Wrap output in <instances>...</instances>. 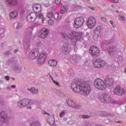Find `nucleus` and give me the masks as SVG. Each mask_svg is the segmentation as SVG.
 <instances>
[{"label": "nucleus", "instance_id": "1", "mask_svg": "<svg viewBox=\"0 0 126 126\" xmlns=\"http://www.w3.org/2000/svg\"><path fill=\"white\" fill-rule=\"evenodd\" d=\"M71 88L73 91L76 93H80L84 96H87L91 92V86L88 82H85L83 80L76 81L72 83Z\"/></svg>", "mask_w": 126, "mask_h": 126}, {"label": "nucleus", "instance_id": "2", "mask_svg": "<svg viewBox=\"0 0 126 126\" xmlns=\"http://www.w3.org/2000/svg\"><path fill=\"white\" fill-rule=\"evenodd\" d=\"M61 35L64 39H76V40H80L82 37V33L66 29L62 30Z\"/></svg>", "mask_w": 126, "mask_h": 126}, {"label": "nucleus", "instance_id": "3", "mask_svg": "<svg viewBox=\"0 0 126 126\" xmlns=\"http://www.w3.org/2000/svg\"><path fill=\"white\" fill-rule=\"evenodd\" d=\"M94 86L97 90L104 91L107 88V83L104 80L100 78H97L94 81Z\"/></svg>", "mask_w": 126, "mask_h": 126}, {"label": "nucleus", "instance_id": "4", "mask_svg": "<svg viewBox=\"0 0 126 126\" xmlns=\"http://www.w3.org/2000/svg\"><path fill=\"white\" fill-rule=\"evenodd\" d=\"M93 63L94 65L96 68H101V67H104V66L107 64L106 62L104 60H102L101 59H97L94 58L93 59Z\"/></svg>", "mask_w": 126, "mask_h": 126}, {"label": "nucleus", "instance_id": "5", "mask_svg": "<svg viewBox=\"0 0 126 126\" xmlns=\"http://www.w3.org/2000/svg\"><path fill=\"white\" fill-rule=\"evenodd\" d=\"M0 122L5 125L9 124V117L5 112H0Z\"/></svg>", "mask_w": 126, "mask_h": 126}, {"label": "nucleus", "instance_id": "6", "mask_svg": "<svg viewBox=\"0 0 126 126\" xmlns=\"http://www.w3.org/2000/svg\"><path fill=\"white\" fill-rule=\"evenodd\" d=\"M85 22V20L83 17H78L74 20V27L75 28H79L81 27Z\"/></svg>", "mask_w": 126, "mask_h": 126}, {"label": "nucleus", "instance_id": "7", "mask_svg": "<svg viewBox=\"0 0 126 126\" xmlns=\"http://www.w3.org/2000/svg\"><path fill=\"white\" fill-rule=\"evenodd\" d=\"M103 28L101 26H97L94 30L93 38L95 41H98V38L100 37V33H101Z\"/></svg>", "mask_w": 126, "mask_h": 126}, {"label": "nucleus", "instance_id": "8", "mask_svg": "<svg viewBox=\"0 0 126 126\" xmlns=\"http://www.w3.org/2000/svg\"><path fill=\"white\" fill-rule=\"evenodd\" d=\"M38 55L39 50H38V49H32L29 54L28 59H29V60H32V61L35 60V59L38 57Z\"/></svg>", "mask_w": 126, "mask_h": 126}, {"label": "nucleus", "instance_id": "9", "mask_svg": "<svg viewBox=\"0 0 126 126\" xmlns=\"http://www.w3.org/2000/svg\"><path fill=\"white\" fill-rule=\"evenodd\" d=\"M100 50L99 49V48L94 46H91L90 48V54H91V56L93 57L98 56Z\"/></svg>", "mask_w": 126, "mask_h": 126}, {"label": "nucleus", "instance_id": "10", "mask_svg": "<svg viewBox=\"0 0 126 126\" xmlns=\"http://www.w3.org/2000/svg\"><path fill=\"white\" fill-rule=\"evenodd\" d=\"M30 103V100L27 98H24L21 99L18 102V106L20 108H24V107H27Z\"/></svg>", "mask_w": 126, "mask_h": 126}, {"label": "nucleus", "instance_id": "11", "mask_svg": "<svg viewBox=\"0 0 126 126\" xmlns=\"http://www.w3.org/2000/svg\"><path fill=\"white\" fill-rule=\"evenodd\" d=\"M113 93L115 95H119V96H122V95H125V90L120 86L116 87L113 90Z\"/></svg>", "mask_w": 126, "mask_h": 126}, {"label": "nucleus", "instance_id": "12", "mask_svg": "<svg viewBox=\"0 0 126 126\" xmlns=\"http://www.w3.org/2000/svg\"><path fill=\"white\" fill-rule=\"evenodd\" d=\"M87 23L89 28L92 29L96 25V19L93 17H91L88 19Z\"/></svg>", "mask_w": 126, "mask_h": 126}, {"label": "nucleus", "instance_id": "13", "mask_svg": "<svg viewBox=\"0 0 126 126\" xmlns=\"http://www.w3.org/2000/svg\"><path fill=\"white\" fill-rule=\"evenodd\" d=\"M49 34V30L47 29H42L41 30L39 31L38 33V36L39 38H41V39H45L47 37Z\"/></svg>", "mask_w": 126, "mask_h": 126}, {"label": "nucleus", "instance_id": "14", "mask_svg": "<svg viewBox=\"0 0 126 126\" xmlns=\"http://www.w3.org/2000/svg\"><path fill=\"white\" fill-rule=\"evenodd\" d=\"M100 100L102 103H109L111 102V96L107 94H103L100 95Z\"/></svg>", "mask_w": 126, "mask_h": 126}, {"label": "nucleus", "instance_id": "15", "mask_svg": "<svg viewBox=\"0 0 126 126\" xmlns=\"http://www.w3.org/2000/svg\"><path fill=\"white\" fill-rule=\"evenodd\" d=\"M38 15L35 12L31 13L27 16V20L28 22H34L37 19Z\"/></svg>", "mask_w": 126, "mask_h": 126}, {"label": "nucleus", "instance_id": "16", "mask_svg": "<svg viewBox=\"0 0 126 126\" xmlns=\"http://www.w3.org/2000/svg\"><path fill=\"white\" fill-rule=\"evenodd\" d=\"M46 59H47V54L41 53L38 56L37 61L40 64H43L46 62Z\"/></svg>", "mask_w": 126, "mask_h": 126}, {"label": "nucleus", "instance_id": "17", "mask_svg": "<svg viewBox=\"0 0 126 126\" xmlns=\"http://www.w3.org/2000/svg\"><path fill=\"white\" fill-rule=\"evenodd\" d=\"M70 45H68V43H64L62 47L63 52L66 54L70 52Z\"/></svg>", "mask_w": 126, "mask_h": 126}, {"label": "nucleus", "instance_id": "18", "mask_svg": "<svg viewBox=\"0 0 126 126\" xmlns=\"http://www.w3.org/2000/svg\"><path fill=\"white\" fill-rule=\"evenodd\" d=\"M6 2L9 6H16L18 4V0H6Z\"/></svg>", "mask_w": 126, "mask_h": 126}, {"label": "nucleus", "instance_id": "19", "mask_svg": "<svg viewBox=\"0 0 126 126\" xmlns=\"http://www.w3.org/2000/svg\"><path fill=\"white\" fill-rule=\"evenodd\" d=\"M33 11L35 12H41L42 11L41 9V5L40 4H34L32 6Z\"/></svg>", "mask_w": 126, "mask_h": 126}, {"label": "nucleus", "instance_id": "20", "mask_svg": "<svg viewBox=\"0 0 126 126\" xmlns=\"http://www.w3.org/2000/svg\"><path fill=\"white\" fill-rule=\"evenodd\" d=\"M48 63L50 66L55 67V66H56L57 64H58V62L56 61V60L52 59L48 62Z\"/></svg>", "mask_w": 126, "mask_h": 126}, {"label": "nucleus", "instance_id": "21", "mask_svg": "<svg viewBox=\"0 0 126 126\" xmlns=\"http://www.w3.org/2000/svg\"><path fill=\"white\" fill-rule=\"evenodd\" d=\"M47 122L51 125V126H53L54 124H55V117L52 116L49 117L47 119Z\"/></svg>", "mask_w": 126, "mask_h": 126}, {"label": "nucleus", "instance_id": "22", "mask_svg": "<svg viewBox=\"0 0 126 126\" xmlns=\"http://www.w3.org/2000/svg\"><path fill=\"white\" fill-rule=\"evenodd\" d=\"M18 16V12L16 11H12L11 13L9 14V16L10 18L13 19V18H16L17 16Z\"/></svg>", "mask_w": 126, "mask_h": 126}, {"label": "nucleus", "instance_id": "23", "mask_svg": "<svg viewBox=\"0 0 126 126\" xmlns=\"http://www.w3.org/2000/svg\"><path fill=\"white\" fill-rule=\"evenodd\" d=\"M108 54H113V53H115V52H117V47L116 46H113L112 47H110L108 48Z\"/></svg>", "mask_w": 126, "mask_h": 126}, {"label": "nucleus", "instance_id": "24", "mask_svg": "<svg viewBox=\"0 0 126 126\" xmlns=\"http://www.w3.org/2000/svg\"><path fill=\"white\" fill-rule=\"evenodd\" d=\"M53 16L56 21H61V20H62V16L59 15V14L58 13H55Z\"/></svg>", "mask_w": 126, "mask_h": 126}, {"label": "nucleus", "instance_id": "25", "mask_svg": "<svg viewBox=\"0 0 126 126\" xmlns=\"http://www.w3.org/2000/svg\"><path fill=\"white\" fill-rule=\"evenodd\" d=\"M60 12L62 14L67 12V8L65 7L64 6H62L60 9Z\"/></svg>", "mask_w": 126, "mask_h": 126}, {"label": "nucleus", "instance_id": "26", "mask_svg": "<svg viewBox=\"0 0 126 126\" xmlns=\"http://www.w3.org/2000/svg\"><path fill=\"white\" fill-rule=\"evenodd\" d=\"M21 69V66L20 65L16 66L13 68L14 71H17V72H19Z\"/></svg>", "mask_w": 126, "mask_h": 126}, {"label": "nucleus", "instance_id": "27", "mask_svg": "<svg viewBox=\"0 0 126 126\" xmlns=\"http://www.w3.org/2000/svg\"><path fill=\"white\" fill-rule=\"evenodd\" d=\"M31 92L32 93V94H38L39 93V91L38 90L35 89L34 87H32L31 89Z\"/></svg>", "mask_w": 126, "mask_h": 126}, {"label": "nucleus", "instance_id": "28", "mask_svg": "<svg viewBox=\"0 0 126 126\" xmlns=\"http://www.w3.org/2000/svg\"><path fill=\"white\" fill-rule=\"evenodd\" d=\"M38 18H39V19H41L42 22H44V21L46 20V18L44 17V15H43L42 13H39Z\"/></svg>", "mask_w": 126, "mask_h": 126}, {"label": "nucleus", "instance_id": "29", "mask_svg": "<svg viewBox=\"0 0 126 126\" xmlns=\"http://www.w3.org/2000/svg\"><path fill=\"white\" fill-rule=\"evenodd\" d=\"M31 126H41V123L38 121H35L34 122H32L31 124Z\"/></svg>", "mask_w": 126, "mask_h": 126}, {"label": "nucleus", "instance_id": "30", "mask_svg": "<svg viewBox=\"0 0 126 126\" xmlns=\"http://www.w3.org/2000/svg\"><path fill=\"white\" fill-rule=\"evenodd\" d=\"M67 103L68 106H70V107H74V105H73V101H72V100H69L67 101Z\"/></svg>", "mask_w": 126, "mask_h": 126}, {"label": "nucleus", "instance_id": "31", "mask_svg": "<svg viewBox=\"0 0 126 126\" xmlns=\"http://www.w3.org/2000/svg\"><path fill=\"white\" fill-rule=\"evenodd\" d=\"M47 17L48 18H52L54 17V14L52 12H48L47 13Z\"/></svg>", "mask_w": 126, "mask_h": 126}, {"label": "nucleus", "instance_id": "32", "mask_svg": "<svg viewBox=\"0 0 126 126\" xmlns=\"http://www.w3.org/2000/svg\"><path fill=\"white\" fill-rule=\"evenodd\" d=\"M52 81L53 82V83H54V84H55V85H57V86H58V87H60V83H59V82L54 80V78H52Z\"/></svg>", "mask_w": 126, "mask_h": 126}, {"label": "nucleus", "instance_id": "33", "mask_svg": "<svg viewBox=\"0 0 126 126\" xmlns=\"http://www.w3.org/2000/svg\"><path fill=\"white\" fill-rule=\"evenodd\" d=\"M48 23L50 26H53V25L54 24V21H53V20H49Z\"/></svg>", "mask_w": 126, "mask_h": 126}, {"label": "nucleus", "instance_id": "34", "mask_svg": "<svg viewBox=\"0 0 126 126\" xmlns=\"http://www.w3.org/2000/svg\"><path fill=\"white\" fill-rule=\"evenodd\" d=\"M79 118H83V119H89L90 116L88 115H80Z\"/></svg>", "mask_w": 126, "mask_h": 126}, {"label": "nucleus", "instance_id": "35", "mask_svg": "<svg viewBox=\"0 0 126 126\" xmlns=\"http://www.w3.org/2000/svg\"><path fill=\"white\" fill-rule=\"evenodd\" d=\"M125 16L123 15H119V20H122V21L125 20Z\"/></svg>", "mask_w": 126, "mask_h": 126}, {"label": "nucleus", "instance_id": "36", "mask_svg": "<svg viewBox=\"0 0 126 126\" xmlns=\"http://www.w3.org/2000/svg\"><path fill=\"white\" fill-rule=\"evenodd\" d=\"M22 27V24L19 23H18L17 27H16V29H19L20 28H21Z\"/></svg>", "mask_w": 126, "mask_h": 126}, {"label": "nucleus", "instance_id": "37", "mask_svg": "<svg viewBox=\"0 0 126 126\" xmlns=\"http://www.w3.org/2000/svg\"><path fill=\"white\" fill-rule=\"evenodd\" d=\"M64 111H62L60 113V118H63V116H64Z\"/></svg>", "mask_w": 126, "mask_h": 126}, {"label": "nucleus", "instance_id": "38", "mask_svg": "<svg viewBox=\"0 0 126 126\" xmlns=\"http://www.w3.org/2000/svg\"><path fill=\"white\" fill-rule=\"evenodd\" d=\"M101 20H102V21H104V22H107V21H108V20H107V18L104 17H102L101 18Z\"/></svg>", "mask_w": 126, "mask_h": 126}, {"label": "nucleus", "instance_id": "39", "mask_svg": "<svg viewBox=\"0 0 126 126\" xmlns=\"http://www.w3.org/2000/svg\"><path fill=\"white\" fill-rule=\"evenodd\" d=\"M42 113L43 114V115H48L50 117V114L47 113L45 110H42Z\"/></svg>", "mask_w": 126, "mask_h": 126}, {"label": "nucleus", "instance_id": "40", "mask_svg": "<svg viewBox=\"0 0 126 126\" xmlns=\"http://www.w3.org/2000/svg\"><path fill=\"white\" fill-rule=\"evenodd\" d=\"M55 3L56 4H61V0H55Z\"/></svg>", "mask_w": 126, "mask_h": 126}, {"label": "nucleus", "instance_id": "41", "mask_svg": "<svg viewBox=\"0 0 126 126\" xmlns=\"http://www.w3.org/2000/svg\"><path fill=\"white\" fill-rule=\"evenodd\" d=\"M90 34H91V32H86V35L89 38H90Z\"/></svg>", "mask_w": 126, "mask_h": 126}, {"label": "nucleus", "instance_id": "42", "mask_svg": "<svg viewBox=\"0 0 126 126\" xmlns=\"http://www.w3.org/2000/svg\"><path fill=\"white\" fill-rule=\"evenodd\" d=\"M110 24H112V25H113V27L114 28H115V27H116V26L115 25H113V21H112V20L110 21Z\"/></svg>", "mask_w": 126, "mask_h": 126}, {"label": "nucleus", "instance_id": "43", "mask_svg": "<svg viewBox=\"0 0 126 126\" xmlns=\"http://www.w3.org/2000/svg\"><path fill=\"white\" fill-rule=\"evenodd\" d=\"M9 55V51H7V52L5 53V56L6 57H8Z\"/></svg>", "mask_w": 126, "mask_h": 126}, {"label": "nucleus", "instance_id": "44", "mask_svg": "<svg viewBox=\"0 0 126 126\" xmlns=\"http://www.w3.org/2000/svg\"><path fill=\"white\" fill-rule=\"evenodd\" d=\"M104 115L103 116H109V113L108 112H104Z\"/></svg>", "mask_w": 126, "mask_h": 126}, {"label": "nucleus", "instance_id": "45", "mask_svg": "<svg viewBox=\"0 0 126 126\" xmlns=\"http://www.w3.org/2000/svg\"><path fill=\"white\" fill-rule=\"evenodd\" d=\"M5 79H6V80L8 81L9 80V77L8 76H6L5 77Z\"/></svg>", "mask_w": 126, "mask_h": 126}, {"label": "nucleus", "instance_id": "46", "mask_svg": "<svg viewBox=\"0 0 126 126\" xmlns=\"http://www.w3.org/2000/svg\"><path fill=\"white\" fill-rule=\"evenodd\" d=\"M113 2L114 3H118V2H119V0H114Z\"/></svg>", "mask_w": 126, "mask_h": 126}, {"label": "nucleus", "instance_id": "47", "mask_svg": "<svg viewBox=\"0 0 126 126\" xmlns=\"http://www.w3.org/2000/svg\"><path fill=\"white\" fill-rule=\"evenodd\" d=\"M0 104H3V101H2V99L0 98Z\"/></svg>", "mask_w": 126, "mask_h": 126}, {"label": "nucleus", "instance_id": "48", "mask_svg": "<svg viewBox=\"0 0 126 126\" xmlns=\"http://www.w3.org/2000/svg\"><path fill=\"white\" fill-rule=\"evenodd\" d=\"M89 8H90V9H91L92 10H95V8L93 7H89Z\"/></svg>", "mask_w": 126, "mask_h": 126}, {"label": "nucleus", "instance_id": "49", "mask_svg": "<svg viewBox=\"0 0 126 126\" xmlns=\"http://www.w3.org/2000/svg\"><path fill=\"white\" fill-rule=\"evenodd\" d=\"M11 87L12 88H15L16 87V86L15 85H12V86H11Z\"/></svg>", "mask_w": 126, "mask_h": 126}, {"label": "nucleus", "instance_id": "50", "mask_svg": "<svg viewBox=\"0 0 126 126\" xmlns=\"http://www.w3.org/2000/svg\"><path fill=\"white\" fill-rule=\"evenodd\" d=\"M95 126H105L104 125H101L100 124H96Z\"/></svg>", "mask_w": 126, "mask_h": 126}, {"label": "nucleus", "instance_id": "51", "mask_svg": "<svg viewBox=\"0 0 126 126\" xmlns=\"http://www.w3.org/2000/svg\"><path fill=\"white\" fill-rule=\"evenodd\" d=\"M18 52V50H15L14 51V53H15V54H16V53H17Z\"/></svg>", "mask_w": 126, "mask_h": 126}, {"label": "nucleus", "instance_id": "52", "mask_svg": "<svg viewBox=\"0 0 126 126\" xmlns=\"http://www.w3.org/2000/svg\"><path fill=\"white\" fill-rule=\"evenodd\" d=\"M117 124H123V122H122V121H118V122H117Z\"/></svg>", "mask_w": 126, "mask_h": 126}, {"label": "nucleus", "instance_id": "53", "mask_svg": "<svg viewBox=\"0 0 126 126\" xmlns=\"http://www.w3.org/2000/svg\"><path fill=\"white\" fill-rule=\"evenodd\" d=\"M29 35H30V36H31V35H32V32H29Z\"/></svg>", "mask_w": 126, "mask_h": 126}, {"label": "nucleus", "instance_id": "54", "mask_svg": "<svg viewBox=\"0 0 126 126\" xmlns=\"http://www.w3.org/2000/svg\"><path fill=\"white\" fill-rule=\"evenodd\" d=\"M7 89L8 90H10V87H7Z\"/></svg>", "mask_w": 126, "mask_h": 126}, {"label": "nucleus", "instance_id": "55", "mask_svg": "<svg viewBox=\"0 0 126 126\" xmlns=\"http://www.w3.org/2000/svg\"><path fill=\"white\" fill-rule=\"evenodd\" d=\"M28 109H30V110H31L32 109V107L31 106L28 107Z\"/></svg>", "mask_w": 126, "mask_h": 126}, {"label": "nucleus", "instance_id": "56", "mask_svg": "<svg viewBox=\"0 0 126 126\" xmlns=\"http://www.w3.org/2000/svg\"><path fill=\"white\" fill-rule=\"evenodd\" d=\"M29 47H30V44L29 43L28 45L27 48H29Z\"/></svg>", "mask_w": 126, "mask_h": 126}, {"label": "nucleus", "instance_id": "57", "mask_svg": "<svg viewBox=\"0 0 126 126\" xmlns=\"http://www.w3.org/2000/svg\"><path fill=\"white\" fill-rule=\"evenodd\" d=\"M50 77L52 78V80H53V77L52 76V75H50Z\"/></svg>", "mask_w": 126, "mask_h": 126}, {"label": "nucleus", "instance_id": "58", "mask_svg": "<svg viewBox=\"0 0 126 126\" xmlns=\"http://www.w3.org/2000/svg\"><path fill=\"white\" fill-rule=\"evenodd\" d=\"M116 12L118 13V12H119V11H118V10H116Z\"/></svg>", "mask_w": 126, "mask_h": 126}, {"label": "nucleus", "instance_id": "59", "mask_svg": "<svg viewBox=\"0 0 126 126\" xmlns=\"http://www.w3.org/2000/svg\"><path fill=\"white\" fill-rule=\"evenodd\" d=\"M125 72H126V67L125 68Z\"/></svg>", "mask_w": 126, "mask_h": 126}, {"label": "nucleus", "instance_id": "60", "mask_svg": "<svg viewBox=\"0 0 126 126\" xmlns=\"http://www.w3.org/2000/svg\"><path fill=\"white\" fill-rule=\"evenodd\" d=\"M12 79H13V80H14L15 79L14 78H12Z\"/></svg>", "mask_w": 126, "mask_h": 126}, {"label": "nucleus", "instance_id": "61", "mask_svg": "<svg viewBox=\"0 0 126 126\" xmlns=\"http://www.w3.org/2000/svg\"><path fill=\"white\" fill-rule=\"evenodd\" d=\"M28 90H30V89H28Z\"/></svg>", "mask_w": 126, "mask_h": 126}]
</instances>
